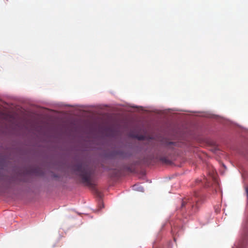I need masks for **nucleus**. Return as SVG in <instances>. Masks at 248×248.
Returning <instances> with one entry per match:
<instances>
[{
  "instance_id": "obj_8",
  "label": "nucleus",
  "mask_w": 248,
  "mask_h": 248,
  "mask_svg": "<svg viewBox=\"0 0 248 248\" xmlns=\"http://www.w3.org/2000/svg\"><path fill=\"white\" fill-rule=\"evenodd\" d=\"M143 188L142 187H141V190H141V191H143Z\"/></svg>"
},
{
  "instance_id": "obj_6",
  "label": "nucleus",
  "mask_w": 248,
  "mask_h": 248,
  "mask_svg": "<svg viewBox=\"0 0 248 248\" xmlns=\"http://www.w3.org/2000/svg\"><path fill=\"white\" fill-rule=\"evenodd\" d=\"M244 231L245 237H247L248 235V226L247 225L245 227Z\"/></svg>"
},
{
  "instance_id": "obj_3",
  "label": "nucleus",
  "mask_w": 248,
  "mask_h": 248,
  "mask_svg": "<svg viewBox=\"0 0 248 248\" xmlns=\"http://www.w3.org/2000/svg\"><path fill=\"white\" fill-rule=\"evenodd\" d=\"M112 155L114 157L124 159L129 157L131 155L127 151L119 149L113 151L112 152Z\"/></svg>"
},
{
  "instance_id": "obj_1",
  "label": "nucleus",
  "mask_w": 248,
  "mask_h": 248,
  "mask_svg": "<svg viewBox=\"0 0 248 248\" xmlns=\"http://www.w3.org/2000/svg\"><path fill=\"white\" fill-rule=\"evenodd\" d=\"M73 169L80 177L83 183L88 186H93V184L92 182L93 170L88 164L78 163L74 166Z\"/></svg>"
},
{
  "instance_id": "obj_5",
  "label": "nucleus",
  "mask_w": 248,
  "mask_h": 248,
  "mask_svg": "<svg viewBox=\"0 0 248 248\" xmlns=\"http://www.w3.org/2000/svg\"><path fill=\"white\" fill-rule=\"evenodd\" d=\"M177 143L175 142H169L166 144V147L168 148H171L172 146H175Z\"/></svg>"
},
{
  "instance_id": "obj_4",
  "label": "nucleus",
  "mask_w": 248,
  "mask_h": 248,
  "mask_svg": "<svg viewBox=\"0 0 248 248\" xmlns=\"http://www.w3.org/2000/svg\"><path fill=\"white\" fill-rule=\"evenodd\" d=\"M160 160L164 164H170L171 163V161L166 157H161L160 158Z\"/></svg>"
},
{
  "instance_id": "obj_7",
  "label": "nucleus",
  "mask_w": 248,
  "mask_h": 248,
  "mask_svg": "<svg viewBox=\"0 0 248 248\" xmlns=\"http://www.w3.org/2000/svg\"><path fill=\"white\" fill-rule=\"evenodd\" d=\"M245 190H246V192L247 193V195L248 196V186L246 187Z\"/></svg>"
},
{
  "instance_id": "obj_2",
  "label": "nucleus",
  "mask_w": 248,
  "mask_h": 248,
  "mask_svg": "<svg viewBox=\"0 0 248 248\" xmlns=\"http://www.w3.org/2000/svg\"><path fill=\"white\" fill-rule=\"evenodd\" d=\"M198 196V194L195 192L194 197H187L184 198L181 206V210L190 215L197 212L198 208L197 205L198 202L197 197Z\"/></svg>"
},
{
  "instance_id": "obj_9",
  "label": "nucleus",
  "mask_w": 248,
  "mask_h": 248,
  "mask_svg": "<svg viewBox=\"0 0 248 248\" xmlns=\"http://www.w3.org/2000/svg\"><path fill=\"white\" fill-rule=\"evenodd\" d=\"M128 170H129L130 171H132V170L130 169H128Z\"/></svg>"
}]
</instances>
